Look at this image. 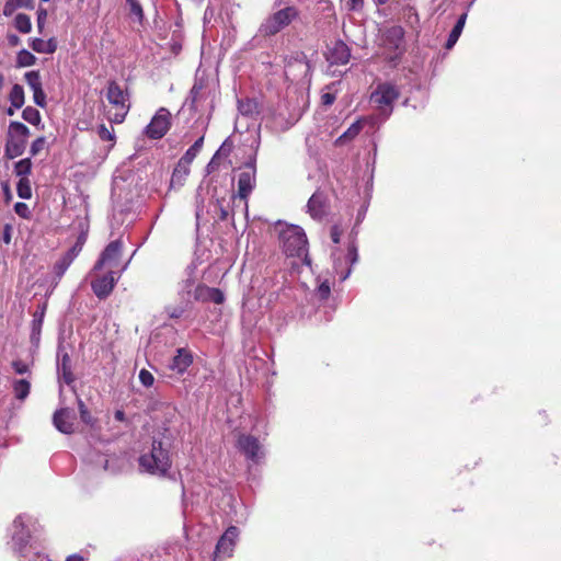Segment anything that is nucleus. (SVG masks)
<instances>
[{
  "instance_id": "6ab92c4d",
  "label": "nucleus",
  "mask_w": 561,
  "mask_h": 561,
  "mask_svg": "<svg viewBox=\"0 0 561 561\" xmlns=\"http://www.w3.org/2000/svg\"><path fill=\"white\" fill-rule=\"evenodd\" d=\"M73 412L69 409H60L54 413L53 422L55 427L64 433L71 434L73 432Z\"/></svg>"
},
{
  "instance_id": "72a5a7b5",
  "label": "nucleus",
  "mask_w": 561,
  "mask_h": 561,
  "mask_svg": "<svg viewBox=\"0 0 561 561\" xmlns=\"http://www.w3.org/2000/svg\"><path fill=\"white\" fill-rule=\"evenodd\" d=\"M32 170V161L30 158L22 159L18 161L14 165V171L20 179H28L27 175Z\"/></svg>"
},
{
  "instance_id": "dca6fc26",
  "label": "nucleus",
  "mask_w": 561,
  "mask_h": 561,
  "mask_svg": "<svg viewBox=\"0 0 561 561\" xmlns=\"http://www.w3.org/2000/svg\"><path fill=\"white\" fill-rule=\"evenodd\" d=\"M255 168L250 163L239 174L238 178V195L241 199H247L255 186Z\"/></svg>"
},
{
  "instance_id": "bb28decb",
  "label": "nucleus",
  "mask_w": 561,
  "mask_h": 561,
  "mask_svg": "<svg viewBox=\"0 0 561 561\" xmlns=\"http://www.w3.org/2000/svg\"><path fill=\"white\" fill-rule=\"evenodd\" d=\"M466 21H467V13H462L455 26L453 27L448 38H447V42H446V48L447 49H450L455 46V44L457 43L458 38L460 37L461 33H462V30L465 27V24H466Z\"/></svg>"
},
{
  "instance_id": "680f3d73",
  "label": "nucleus",
  "mask_w": 561,
  "mask_h": 561,
  "mask_svg": "<svg viewBox=\"0 0 561 561\" xmlns=\"http://www.w3.org/2000/svg\"><path fill=\"white\" fill-rule=\"evenodd\" d=\"M321 100H322V104L324 105H331L334 103L335 101V96L334 94L332 93H324L322 96H321Z\"/></svg>"
},
{
  "instance_id": "423d86ee",
  "label": "nucleus",
  "mask_w": 561,
  "mask_h": 561,
  "mask_svg": "<svg viewBox=\"0 0 561 561\" xmlns=\"http://www.w3.org/2000/svg\"><path fill=\"white\" fill-rule=\"evenodd\" d=\"M333 268L339 276L340 282L346 280L352 274V267L358 261V251L355 242H351L347 252L343 253L341 250L332 252Z\"/></svg>"
},
{
  "instance_id": "052dcab7",
  "label": "nucleus",
  "mask_w": 561,
  "mask_h": 561,
  "mask_svg": "<svg viewBox=\"0 0 561 561\" xmlns=\"http://www.w3.org/2000/svg\"><path fill=\"white\" fill-rule=\"evenodd\" d=\"M11 232H12V227L10 225H5L3 228L2 239H3V242L7 244H9L11 242Z\"/></svg>"
},
{
  "instance_id": "20e7f679",
  "label": "nucleus",
  "mask_w": 561,
  "mask_h": 561,
  "mask_svg": "<svg viewBox=\"0 0 561 561\" xmlns=\"http://www.w3.org/2000/svg\"><path fill=\"white\" fill-rule=\"evenodd\" d=\"M400 92L394 84L379 83L370 95V102L382 121L392 113L393 102L398 100Z\"/></svg>"
},
{
  "instance_id": "4468645a",
  "label": "nucleus",
  "mask_w": 561,
  "mask_h": 561,
  "mask_svg": "<svg viewBox=\"0 0 561 561\" xmlns=\"http://www.w3.org/2000/svg\"><path fill=\"white\" fill-rule=\"evenodd\" d=\"M84 242L83 237H79L77 242L54 264L53 272L57 279H60L73 260L79 255Z\"/></svg>"
},
{
  "instance_id": "0e129e2a",
  "label": "nucleus",
  "mask_w": 561,
  "mask_h": 561,
  "mask_svg": "<svg viewBox=\"0 0 561 561\" xmlns=\"http://www.w3.org/2000/svg\"><path fill=\"white\" fill-rule=\"evenodd\" d=\"M116 421L123 422L125 420V413L122 410H117L114 414Z\"/></svg>"
},
{
  "instance_id": "ea45409f",
  "label": "nucleus",
  "mask_w": 561,
  "mask_h": 561,
  "mask_svg": "<svg viewBox=\"0 0 561 561\" xmlns=\"http://www.w3.org/2000/svg\"><path fill=\"white\" fill-rule=\"evenodd\" d=\"M211 287L198 284L193 290V298L196 301H208Z\"/></svg>"
},
{
  "instance_id": "4c0bfd02",
  "label": "nucleus",
  "mask_w": 561,
  "mask_h": 561,
  "mask_svg": "<svg viewBox=\"0 0 561 561\" xmlns=\"http://www.w3.org/2000/svg\"><path fill=\"white\" fill-rule=\"evenodd\" d=\"M190 164H182V160L178 162V165L175 167L171 182L172 183H181V181L190 172Z\"/></svg>"
},
{
  "instance_id": "cd10ccee",
  "label": "nucleus",
  "mask_w": 561,
  "mask_h": 561,
  "mask_svg": "<svg viewBox=\"0 0 561 561\" xmlns=\"http://www.w3.org/2000/svg\"><path fill=\"white\" fill-rule=\"evenodd\" d=\"M362 130L360 121L353 123L335 141L337 146H343L353 140Z\"/></svg>"
},
{
  "instance_id": "1a4fd4ad",
  "label": "nucleus",
  "mask_w": 561,
  "mask_h": 561,
  "mask_svg": "<svg viewBox=\"0 0 561 561\" xmlns=\"http://www.w3.org/2000/svg\"><path fill=\"white\" fill-rule=\"evenodd\" d=\"M310 64L302 51H296L285 58V75L293 81L306 78L310 72Z\"/></svg>"
},
{
  "instance_id": "4d7b16f0",
  "label": "nucleus",
  "mask_w": 561,
  "mask_h": 561,
  "mask_svg": "<svg viewBox=\"0 0 561 561\" xmlns=\"http://www.w3.org/2000/svg\"><path fill=\"white\" fill-rule=\"evenodd\" d=\"M46 18H47V11L45 9H39L37 11V27L39 31H42V28L45 24Z\"/></svg>"
},
{
  "instance_id": "5fc2aeb1",
  "label": "nucleus",
  "mask_w": 561,
  "mask_h": 561,
  "mask_svg": "<svg viewBox=\"0 0 561 561\" xmlns=\"http://www.w3.org/2000/svg\"><path fill=\"white\" fill-rule=\"evenodd\" d=\"M198 152L194 151L191 147L186 150V152L181 158L182 164H191L193 160L196 158Z\"/></svg>"
},
{
  "instance_id": "c85d7f7f",
  "label": "nucleus",
  "mask_w": 561,
  "mask_h": 561,
  "mask_svg": "<svg viewBox=\"0 0 561 561\" xmlns=\"http://www.w3.org/2000/svg\"><path fill=\"white\" fill-rule=\"evenodd\" d=\"M9 100L12 107L21 108L25 102L23 87L20 84H14L10 91Z\"/></svg>"
},
{
  "instance_id": "c756f323",
  "label": "nucleus",
  "mask_w": 561,
  "mask_h": 561,
  "mask_svg": "<svg viewBox=\"0 0 561 561\" xmlns=\"http://www.w3.org/2000/svg\"><path fill=\"white\" fill-rule=\"evenodd\" d=\"M14 26L19 32L28 34L32 31V22L30 16L25 13L16 14L14 18Z\"/></svg>"
},
{
  "instance_id": "8fccbe9b",
  "label": "nucleus",
  "mask_w": 561,
  "mask_h": 561,
  "mask_svg": "<svg viewBox=\"0 0 561 561\" xmlns=\"http://www.w3.org/2000/svg\"><path fill=\"white\" fill-rule=\"evenodd\" d=\"M14 211L22 218L30 217V209L25 203L19 202L14 205Z\"/></svg>"
},
{
  "instance_id": "a18cd8bd",
  "label": "nucleus",
  "mask_w": 561,
  "mask_h": 561,
  "mask_svg": "<svg viewBox=\"0 0 561 561\" xmlns=\"http://www.w3.org/2000/svg\"><path fill=\"white\" fill-rule=\"evenodd\" d=\"M45 144H46L45 137H38L37 139H35L31 145V149H30L31 156L32 157L37 156L44 149Z\"/></svg>"
},
{
  "instance_id": "f257e3e1",
  "label": "nucleus",
  "mask_w": 561,
  "mask_h": 561,
  "mask_svg": "<svg viewBox=\"0 0 561 561\" xmlns=\"http://www.w3.org/2000/svg\"><path fill=\"white\" fill-rule=\"evenodd\" d=\"M283 252L287 256L304 257L307 264L308 241L304 229L296 225L278 221L275 227Z\"/></svg>"
},
{
  "instance_id": "2eb2a0df",
  "label": "nucleus",
  "mask_w": 561,
  "mask_h": 561,
  "mask_svg": "<svg viewBox=\"0 0 561 561\" xmlns=\"http://www.w3.org/2000/svg\"><path fill=\"white\" fill-rule=\"evenodd\" d=\"M57 373L59 382L68 386L75 381V376L71 370V358L64 346L59 345L57 351Z\"/></svg>"
},
{
  "instance_id": "f3484780",
  "label": "nucleus",
  "mask_w": 561,
  "mask_h": 561,
  "mask_svg": "<svg viewBox=\"0 0 561 561\" xmlns=\"http://www.w3.org/2000/svg\"><path fill=\"white\" fill-rule=\"evenodd\" d=\"M325 57L331 65H345L351 58V50L344 42L335 41L328 47Z\"/></svg>"
},
{
  "instance_id": "e2e57ef3",
  "label": "nucleus",
  "mask_w": 561,
  "mask_h": 561,
  "mask_svg": "<svg viewBox=\"0 0 561 561\" xmlns=\"http://www.w3.org/2000/svg\"><path fill=\"white\" fill-rule=\"evenodd\" d=\"M203 144H204V137L202 136V137H199V138H198V139H197V140H196V141L191 146V148H192L194 151H196V152H198V153H199V151H201V149H202V147H203Z\"/></svg>"
},
{
  "instance_id": "9d476101",
  "label": "nucleus",
  "mask_w": 561,
  "mask_h": 561,
  "mask_svg": "<svg viewBox=\"0 0 561 561\" xmlns=\"http://www.w3.org/2000/svg\"><path fill=\"white\" fill-rule=\"evenodd\" d=\"M171 127V113L165 107H160L145 129V134L151 139L162 138Z\"/></svg>"
},
{
  "instance_id": "393cba45",
  "label": "nucleus",
  "mask_w": 561,
  "mask_h": 561,
  "mask_svg": "<svg viewBox=\"0 0 561 561\" xmlns=\"http://www.w3.org/2000/svg\"><path fill=\"white\" fill-rule=\"evenodd\" d=\"M12 390L16 400L24 401L30 394L31 381L27 378L13 379Z\"/></svg>"
},
{
  "instance_id": "f8f14e48",
  "label": "nucleus",
  "mask_w": 561,
  "mask_h": 561,
  "mask_svg": "<svg viewBox=\"0 0 561 561\" xmlns=\"http://www.w3.org/2000/svg\"><path fill=\"white\" fill-rule=\"evenodd\" d=\"M123 243L119 240H115L110 242L106 248L101 253L99 260L96 261L93 271H100L104 267H108V270H114L118 266V261L122 254Z\"/></svg>"
},
{
  "instance_id": "7c9ffc66",
  "label": "nucleus",
  "mask_w": 561,
  "mask_h": 561,
  "mask_svg": "<svg viewBox=\"0 0 561 561\" xmlns=\"http://www.w3.org/2000/svg\"><path fill=\"white\" fill-rule=\"evenodd\" d=\"M30 129L23 123L20 122H11L9 125L8 135L15 136L16 138H25L27 139L30 136Z\"/></svg>"
},
{
  "instance_id": "6e6d98bb",
  "label": "nucleus",
  "mask_w": 561,
  "mask_h": 561,
  "mask_svg": "<svg viewBox=\"0 0 561 561\" xmlns=\"http://www.w3.org/2000/svg\"><path fill=\"white\" fill-rule=\"evenodd\" d=\"M215 208L218 209L219 211V215H218V218L220 220H226L228 218V210L227 208L224 206V203L221 201H217L216 204H215Z\"/></svg>"
},
{
  "instance_id": "a19ab883",
  "label": "nucleus",
  "mask_w": 561,
  "mask_h": 561,
  "mask_svg": "<svg viewBox=\"0 0 561 561\" xmlns=\"http://www.w3.org/2000/svg\"><path fill=\"white\" fill-rule=\"evenodd\" d=\"M126 3L129 7L130 14L134 15L139 23H142V21L145 19V14H144V10H142V7L139 3V1L138 0H126Z\"/></svg>"
},
{
  "instance_id": "7ed1b4c3",
  "label": "nucleus",
  "mask_w": 561,
  "mask_h": 561,
  "mask_svg": "<svg viewBox=\"0 0 561 561\" xmlns=\"http://www.w3.org/2000/svg\"><path fill=\"white\" fill-rule=\"evenodd\" d=\"M138 463L140 471L159 477H165L172 465L169 450L158 440L152 442L151 449L139 457Z\"/></svg>"
},
{
  "instance_id": "864d4df0",
  "label": "nucleus",
  "mask_w": 561,
  "mask_h": 561,
  "mask_svg": "<svg viewBox=\"0 0 561 561\" xmlns=\"http://www.w3.org/2000/svg\"><path fill=\"white\" fill-rule=\"evenodd\" d=\"M330 291L331 289L328 282H323L317 288V295L320 297V299H327L330 295Z\"/></svg>"
},
{
  "instance_id": "09e8293b",
  "label": "nucleus",
  "mask_w": 561,
  "mask_h": 561,
  "mask_svg": "<svg viewBox=\"0 0 561 561\" xmlns=\"http://www.w3.org/2000/svg\"><path fill=\"white\" fill-rule=\"evenodd\" d=\"M224 300H225V295L220 289H218V288L210 289L208 301H213L217 305H220L224 302Z\"/></svg>"
},
{
  "instance_id": "37998d69",
  "label": "nucleus",
  "mask_w": 561,
  "mask_h": 561,
  "mask_svg": "<svg viewBox=\"0 0 561 561\" xmlns=\"http://www.w3.org/2000/svg\"><path fill=\"white\" fill-rule=\"evenodd\" d=\"M98 135L104 141H113L114 140V131L111 128H107L104 124L98 127Z\"/></svg>"
},
{
  "instance_id": "412c9836",
  "label": "nucleus",
  "mask_w": 561,
  "mask_h": 561,
  "mask_svg": "<svg viewBox=\"0 0 561 561\" xmlns=\"http://www.w3.org/2000/svg\"><path fill=\"white\" fill-rule=\"evenodd\" d=\"M192 363L193 356L191 352L185 348H179L169 367L176 374L182 375L192 365Z\"/></svg>"
},
{
  "instance_id": "c03bdc74",
  "label": "nucleus",
  "mask_w": 561,
  "mask_h": 561,
  "mask_svg": "<svg viewBox=\"0 0 561 561\" xmlns=\"http://www.w3.org/2000/svg\"><path fill=\"white\" fill-rule=\"evenodd\" d=\"M138 377H139V380L141 382V385L147 387V388L151 387L153 385V382H154L153 375L149 370H147V369H141L139 371V376Z\"/></svg>"
},
{
  "instance_id": "b1692460",
  "label": "nucleus",
  "mask_w": 561,
  "mask_h": 561,
  "mask_svg": "<svg viewBox=\"0 0 561 561\" xmlns=\"http://www.w3.org/2000/svg\"><path fill=\"white\" fill-rule=\"evenodd\" d=\"M307 209L313 219H321L325 213L322 194L314 193L308 201Z\"/></svg>"
},
{
  "instance_id": "774afa93",
  "label": "nucleus",
  "mask_w": 561,
  "mask_h": 561,
  "mask_svg": "<svg viewBox=\"0 0 561 561\" xmlns=\"http://www.w3.org/2000/svg\"><path fill=\"white\" fill-rule=\"evenodd\" d=\"M9 42H10V44L15 45L19 42V37L16 35H11L9 37Z\"/></svg>"
},
{
  "instance_id": "69168bd1",
  "label": "nucleus",
  "mask_w": 561,
  "mask_h": 561,
  "mask_svg": "<svg viewBox=\"0 0 561 561\" xmlns=\"http://www.w3.org/2000/svg\"><path fill=\"white\" fill-rule=\"evenodd\" d=\"M66 561H84V559L79 554L69 556Z\"/></svg>"
},
{
  "instance_id": "f704fd0d",
  "label": "nucleus",
  "mask_w": 561,
  "mask_h": 561,
  "mask_svg": "<svg viewBox=\"0 0 561 561\" xmlns=\"http://www.w3.org/2000/svg\"><path fill=\"white\" fill-rule=\"evenodd\" d=\"M16 192L20 198L30 199L32 197L31 182L28 179H20L16 184Z\"/></svg>"
},
{
  "instance_id": "c9c22d12",
  "label": "nucleus",
  "mask_w": 561,
  "mask_h": 561,
  "mask_svg": "<svg viewBox=\"0 0 561 561\" xmlns=\"http://www.w3.org/2000/svg\"><path fill=\"white\" fill-rule=\"evenodd\" d=\"M195 287L196 286L192 278H187L180 284V295H182L183 300L190 302Z\"/></svg>"
},
{
  "instance_id": "6e6552de",
  "label": "nucleus",
  "mask_w": 561,
  "mask_h": 561,
  "mask_svg": "<svg viewBox=\"0 0 561 561\" xmlns=\"http://www.w3.org/2000/svg\"><path fill=\"white\" fill-rule=\"evenodd\" d=\"M128 264L129 261L122 266L119 273L108 270L105 274L99 275L92 280V290L99 299H105L113 291L115 284L121 277V273L127 268Z\"/></svg>"
},
{
  "instance_id": "f03ea898",
  "label": "nucleus",
  "mask_w": 561,
  "mask_h": 561,
  "mask_svg": "<svg viewBox=\"0 0 561 561\" xmlns=\"http://www.w3.org/2000/svg\"><path fill=\"white\" fill-rule=\"evenodd\" d=\"M37 531L36 522L27 515H19L12 524V545L13 549L20 554V558L30 556L36 551L32 539Z\"/></svg>"
},
{
  "instance_id": "bf43d9fd",
  "label": "nucleus",
  "mask_w": 561,
  "mask_h": 561,
  "mask_svg": "<svg viewBox=\"0 0 561 561\" xmlns=\"http://www.w3.org/2000/svg\"><path fill=\"white\" fill-rule=\"evenodd\" d=\"M341 236H342V230L339 228V226H333L331 228V239L332 241L337 244L341 240Z\"/></svg>"
},
{
  "instance_id": "e433bc0d",
  "label": "nucleus",
  "mask_w": 561,
  "mask_h": 561,
  "mask_svg": "<svg viewBox=\"0 0 561 561\" xmlns=\"http://www.w3.org/2000/svg\"><path fill=\"white\" fill-rule=\"evenodd\" d=\"M22 117L32 125H38L41 123V114L38 110L32 106H27L23 110Z\"/></svg>"
},
{
  "instance_id": "ddd939ff",
  "label": "nucleus",
  "mask_w": 561,
  "mask_h": 561,
  "mask_svg": "<svg viewBox=\"0 0 561 561\" xmlns=\"http://www.w3.org/2000/svg\"><path fill=\"white\" fill-rule=\"evenodd\" d=\"M238 448L244 454L248 460L259 463L264 458V449L259 439L252 435H240Z\"/></svg>"
},
{
  "instance_id": "49530a36",
  "label": "nucleus",
  "mask_w": 561,
  "mask_h": 561,
  "mask_svg": "<svg viewBox=\"0 0 561 561\" xmlns=\"http://www.w3.org/2000/svg\"><path fill=\"white\" fill-rule=\"evenodd\" d=\"M78 407H79L80 417H81L82 422H84L85 424H90L92 422V417H91L90 412L88 411L85 404L83 403V401L81 399H78Z\"/></svg>"
},
{
  "instance_id": "0eeeda50",
  "label": "nucleus",
  "mask_w": 561,
  "mask_h": 561,
  "mask_svg": "<svg viewBox=\"0 0 561 561\" xmlns=\"http://www.w3.org/2000/svg\"><path fill=\"white\" fill-rule=\"evenodd\" d=\"M106 99L117 111L113 121L122 123L129 110L126 91L116 81H110L106 89Z\"/></svg>"
},
{
  "instance_id": "79ce46f5",
  "label": "nucleus",
  "mask_w": 561,
  "mask_h": 561,
  "mask_svg": "<svg viewBox=\"0 0 561 561\" xmlns=\"http://www.w3.org/2000/svg\"><path fill=\"white\" fill-rule=\"evenodd\" d=\"M12 368L18 375H31L30 365L23 360L16 359L12 362Z\"/></svg>"
},
{
  "instance_id": "58836bf2",
  "label": "nucleus",
  "mask_w": 561,
  "mask_h": 561,
  "mask_svg": "<svg viewBox=\"0 0 561 561\" xmlns=\"http://www.w3.org/2000/svg\"><path fill=\"white\" fill-rule=\"evenodd\" d=\"M16 61L20 67H30L35 64L36 57L28 50L22 49L18 54Z\"/></svg>"
},
{
  "instance_id": "9b49d317",
  "label": "nucleus",
  "mask_w": 561,
  "mask_h": 561,
  "mask_svg": "<svg viewBox=\"0 0 561 561\" xmlns=\"http://www.w3.org/2000/svg\"><path fill=\"white\" fill-rule=\"evenodd\" d=\"M239 535L240 531L236 526H230L226 529L216 545L214 561L232 557Z\"/></svg>"
},
{
  "instance_id": "4be33fe9",
  "label": "nucleus",
  "mask_w": 561,
  "mask_h": 561,
  "mask_svg": "<svg viewBox=\"0 0 561 561\" xmlns=\"http://www.w3.org/2000/svg\"><path fill=\"white\" fill-rule=\"evenodd\" d=\"M27 139L16 138L15 136L8 135L5 144V154L9 158H16L23 154L26 147Z\"/></svg>"
},
{
  "instance_id": "3c124183",
  "label": "nucleus",
  "mask_w": 561,
  "mask_h": 561,
  "mask_svg": "<svg viewBox=\"0 0 561 561\" xmlns=\"http://www.w3.org/2000/svg\"><path fill=\"white\" fill-rule=\"evenodd\" d=\"M19 561H50L49 558L38 551H34L24 558H20Z\"/></svg>"
},
{
  "instance_id": "5701e85b",
  "label": "nucleus",
  "mask_w": 561,
  "mask_h": 561,
  "mask_svg": "<svg viewBox=\"0 0 561 561\" xmlns=\"http://www.w3.org/2000/svg\"><path fill=\"white\" fill-rule=\"evenodd\" d=\"M46 311V305L43 304L42 306H38L37 310L33 314L32 320V332H31V340L33 343H38L39 335L42 331V325L45 317Z\"/></svg>"
},
{
  "instance_id": "603ef678",
  "label": "nucleus",
  "mask_w": 561,
  "mask_h": 561,
  "mask_svg": "<svg viewBox=\"0 0 561 561\" xmlns=\"http://www.w3.org/2000/svg\"><path fill=\"white\" fill-rule=\"evenodd\" d=\"M185 311V307L184 306H176V307H169L167 309V312L169 314L170 318H173V319H179L183 316Z\"/></svg>"
},
{
  "instance_id": "a211bd4d",
  "label": "nucleus",
  "mask_w": 561,
  "mask_h": 561,
  "mask_svg": "<svg viewBox=\"0 0 561 561\" xmlns=\"http://www.w3.org/2000/svg\"><path fill=\"white\" fill-rule=\"evenodd\" d=\"M24 79L33 91L34 103L39 107L46 106V94L42 88L41 76L38 71L32 70L24 75Z\"/></svg>"
},
{
  "instance_id": "39448f33",
  "label": "nucleus",
  "mask_w": 561,
  "mask_h": 561,
  "mask_svg": "<svg viewBox=\"0 0 561 561\" xmlns=\"http://www.w3.org/2000/svg\"><path fill=\"white\" fill-rule=\"evenodd\" d=\"M298 16L299 11L293 5L279 9L262 22L259 33L263 36H273L288 26Z\"/></svg>"
},
{
  "instance_id": "a878e982",
  "label": "nucleus",
  "mask_w": 561,
  "mask_h": 561,
  "mask_svg": "<svg viewBox=\"0 0 561 561\" xmlns=\"http://www.w3.org/2000/svg\"><path fill=\"white\" fill-rule=\"evenodd\" d=\"M30 46L33 50L39 54H53L57 49V44L54 38L44 41L42 38H33Z\"/></svg>"
},
{
  "instance_id": "338daca9",
  "label": "nucleus",
  "mask_w": 561,
  "mask_h": 561,
  "mask_svg": "<svg viewBox=\"0 0 561 561\" xmlns=\"http://www.w3.org/2000/svg\"><path fill=\"white\" fill-rule=\"evenodd\" d=\"M201 87H197L196 84L192 88L191 94L193 100L195 101L197 98V94L199 93Z\"/></svg>"
},
{
  "instance_id": "473e14b6",
  "label": "nucleus",
  "mask_w": 561,
  "mask_h": 561,
  "mask_svg": "<svg viewBox=\"0 0 561 561\" xmlns=\"http://www.w3.org/2000/svg\"><path fill=\"white\" fill-rule=\"evenodd\" d=\"M238 111L243 116H252L257 111V104L255 101L245 99L238 101Z\"/></svg>"
},
{
  "instance_id": "de8ad7c7",
  "label": "nucleus",
  "mask_w": 561,
  "mask_h": 561,
  "mask_svg": "<svg viewBox=\"0 0 561 561\" xmlns=\"http://www.w3.org/2000/svg\"><path fill=\"white\" fill-rule=\"evenodd\" d=\"M301 116H302V111L300 108H298L295 113L290 114V116L286 121V123L280 126L282 129L290 128L293 125H295L300 119Z\"/></svg>"
},
{
  "instance_id": "13d9d810",
  "label": "nucleus",
  "mask_w": 561,
  "mask_h": 561,
  "mask_svg": "<svg viewBox=\"0 0 561 561\" xmlns=\"http://www.w3.org/2000/svg\"><path fill=\"white\" fill-rule=\"evenodd\" d=\"M364 0H346V7L351 11H357L362 9Z\"/></svg>"
},
{
  "instance_id": "aec40b11",
  "label": "nucleus",
  "mask_w": 561,
  "mask_h": 561,
  "mask_svg": "<svg viewBox=\"0 0 561 561\" xmlns=\"http://www.w3.org/2000/svg\"><path fill=\"white\" fill-rule=\"evenodd\" d=\"M403 37V28L401 26L394 25L385 31L382 43L387 48L398 50L402 46Z\"/></svg>"
},
{
  "instance_id": "2f4dec72",
  "label": "nucleus",
  "mask_w": 561,
  "mask_h": 561,
  "mask_svg": "<svg viewBox=\"0 0 561 561\" xmlns=\"http://www.w3.org/2000/svg\"><path fill=\"white\" fill-rule=\"evenodd\" d=\"M18 8H33V0H8L3 8V14L10 15Z\"/></svg>"
}]
</instances>
